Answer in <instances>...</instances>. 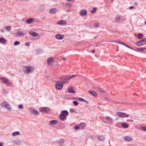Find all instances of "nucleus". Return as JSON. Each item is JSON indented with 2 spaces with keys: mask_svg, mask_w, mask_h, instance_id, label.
<instances>
[{
  "mask_svg": "<svg viewBox=\"0 0 146 146\" xmlns=\"http://www.w3.org/2000/svg\"><path fill=\"white\" fill-rule=\"evenodd\" d=\"M0 146H3V144L1 143H0Z\"/></svg>",
  "mask_w": 146,
  "mask_h": 146,
  "instance_id": "6e6d98bb",
  "label": "nucleus"
},
{
  "mask_svg": "<svg viewBox=\"0 0 146 146\" xmlns=\"http://www.w3.org/2000/svg\"><path fill=\"white\" fill-rule=\"evenodd\" d=\"M143 37V35L142 34L140 33L138 35L137 38L139 39L142 38Z\"/></svg>",
  "mask_w": 146,
  "mask_h": 146,
  "instance_id": "7c9ffc66",
  "label": "nucleus"
},
{
  "mask_svg": "<svg viewBox=\"0 0 146 146\" xmlns=\"http://www.w3.org/2000/svg\"><path fill=\"white\" fill-rule=\"evenodd\" d=\"M0 79L1 80L2 82H3L5 84L8 80L7 79L3 77L0 78Z\"/></svg>",
  "mask_w": 146,
  "mask_h": 146,
  "instance_id": "cd10ccee",
  "label": "nucleus"
},
{
  "mask_svg": "<svg viewBox=\"0 0 146 146\" xmlns=\"http://www.w3.org/2000/svg\"><path fill=\"white\" fill-rule=\"evenodd\" d=\"M116 114L118 116L122 117H129V115L125 113L120 111L117 112Z\"/></svg>",
  "mask_w": 146,
  "mask_h": 146,
  "instance_id": "7ed1b4c3",
  "label": "nucleus"
},
{
  "mask_svg": "<svg viewBox=\"0 0 146 146\" xmlns=\"http://www.w3.org/2000/svg\"><path fill=\"white\" fill-rule=\"evenodd\" d=\"M59 117L60 119L62 121H64L66 119V117L61 114L60 115Z\"/></svg>",
  "mask_w": 146,
  "mask_h": 146,
  "instance_id": "dca6fc26",
  "label": "nucleus"
},
{
  "mask_svg": "<svg viewBox=\"0 0 146 146\" xmlns=\"http://www.w3.org/2000/svg\"><path fill=\"white\" fill-rule=\"evenodd\" d=\"M39 111L41 112H43L48 113L50 112V109L47 107H42L39 109Z\"/></svg>",
  "mask_w": 146,
  "mask_h": 146,
  "instance_id": "f03ea898",
  "label": "nucleus"
},
{
  "mask_svg": "<svg viewBox=\"0 0 146 146\" xmlns=\"http://www.w3.org/2000/svg\"><path fill=\"white\" fill-rule=\"evenodd\" d=\"M18 108L20 109H23V107L22 105L20 104L18 106Z\"/></svg>",
  "mask_w": 146,
  "mask_h": 146,
  "instance_id": "79ce46f5",
  "label": "nucleus"
},
{
  "mask_svg": "<svg viewBox=\"0 0 146 146\" xmlns=\"http://www.w3.org/2000/svg\"><path fill=\"white\" fill-rule=\"evenodd\" d=\"M123 139L126 141H130L132 140V138L128 136H125L123 137Z\"/></svg>",
  "mask_w": 146,
  "mask_h": 146,
  "instance_id": "9d476101",
  "label": "nucleus"
},
{
  "mask_svg": "<svg viewBox=\"0 0 146 146\" xmlns=\"http://www.w3.org/2000/svg\"><path fill=\"white\" fill-rule=\"evenodd\" d=\"M114 42H116L117 43H119V44H122V45H124L125 46H126V47L131 49H133L131 47H130L128 45H127V44H125L123 42H118V41H115Z\"/></svg>",
  "mask_w": 146,
  "mask_h": 146,
  "instance_id": "9b49d317",
  "label": "nucleus"
},
{
  "mask_svg": "<svg viewBox=\"0 0 146 146\" xmlns=\"http://www.w3.org/2000/svg\"><path fill=\"white\" fill-rule=\"evenodd\" d=\"M133 4H134L135 5H138L137 3H136V2L134 3Z\"/></svg>",
  "mask_w": 146,
  "mask_h": 146,
  "instance_id": "5fc2aeb1",
  "label": "nucleus"
},
{
  "mask_svg": "<svg viewBox=\"0 0 146 146\" xmlns=\"http://www.w3.org/2000/svg\"><path fill=\"white\" fill-rule=\"evenodd\" d=\"M68 92L69 93H74V88L72 87L69 88L68 89Z\"/></svg>",
  "mask_w": 146,
  "mask_h": 146,
  "instance_id": "6ab92c4d",
  "label": "nucleus"
},
{
  "mask_svg": "<svg viewBox=\"0 0 146 146\" xmlns=\"http://www.w3.org/2000/svg\"><path fill=\"white\" fill-rule=\"evenodd\" d=\"M31 110H32L33 111L34 113L35 114H36V115H38L39 114V113L38 111H37L36 110H33L32 109H31Z\"/></svg>",
  "mask_w": 146,
  "mask_h": 146,
  "instance_id": "473e14b6",
  "label": "nucleus"
},
{
  "mask_svg": "<svg viewBox=\"0 0 146 146\" xmlns=\"http://www.w3.org/2000/svg\"><path fill=\"white\" fill-rule=\"evenodd\" d=\"M29 34L34 37H36L38 36L39 35L38 33L32 31H30L29 32Z\"/></svg>",
  "mask_w": 146,
  "mask_h": 146,
  "instance_id": "1a4fd4ad",
  "label": "nucleus"
},
{
  "mask_svg": "<svg viewBox=\"0 0 146 146\" xmlns=\"http://www.w3.org/2000/svg\"><path fill=\"white\" fill-rule=\"evenodd\" d=\"M121 125L125 128H127L129 127V125L127 123L125 122H123L121 123Z\"/></svg>",
  "mask_w": 146,
  "mask_h": 146,
  "instance_id": "a211bd4d",
  "label": "nucleus"
},
{
  "mask_svg": "<svg viewBox=\"0 0 146 146\" xmlns=\"http://www.w3.org/2000/svg\"><path fill=\"white\" fill-rule=\"evenodd\" d=\"M146 44V38H145L137 42L136 43V44L139 46H142L145 44Z\"/></svg>",
  "mask_w": 146,
  "mask_h": 146,
  "instance_id": "20e7f679",
  "label": "nucleus"
},
{
  "mask_svg": "<svg viewBox=\"0 0 146 146\" xmlns=\"http://www.w3.org/2000/svg\"><path fill=\"white\" fill-rule=\"evenodd\" d=\"M76 76V75H72V76L69 77L68 78H69V80L70 79H71L72 78L74 77V76Z\"/></svg>",
  "mask_w": 146,
  "mask_h": 146,
  "instance_id": "49530a36",
  "label": "nucleus"
},
{
  "mask_svg": "<svg viewBox=\"0 0 146 146\" xmlns=\"http://www.w3.org/2000/svg\"><path fill=\"white\" fill-rule=\"evenodd\" d=\"M54 59L52 57H50L48 58L47 60V63L48 65L51 66L52 64Z\"/></svg>",
  "mask_w": 146,
  "mask_h": 146,
  "instance_id": "423d86ee",
  "label": "nucleus"
},
{
  "mask_svg": "<svg viewBox=\"0 0 146 146\" xmlns=\"http://www.w3.org/2000/svg\"><path fill=\"white\" fill-rule=\"evenodd\" d=\"M131 121H133L132 120H131Z\"/></svg>",
  "mask_w": 146,
  "mask_h": 146,
  "instance_id": "052dcab7",
  "label": "nucleus"
},
{
  "mask_svg": "<svg viewBox=\"0 0 146 146\" xmlns=\"http://www.w3.org/2000/svg\"><path fill=\"white\" fill-rule=\"evenodd\" d=\"M24 68L25 69V70L26 71L25 73L27 74L33 72L35 69V68L32 66H26L24 67Z\"/></svg>",
  "mask_w": 146,
  "mask_h": 146,
  "instance_id": "f257e3e1",
  "label": "nucleus"
},
{
  "mask_svg": "<svg viewBox=\"0 0 146 146\" xmlns=\"http://www.w3.org/2000/svg\"><path fill=\"white\" fill-rule=\"evenodd\" d=\"M55 37L58 39L61 40L63 38L64 36L63 35H60L58 34L56 35Z\"/></svg>",
  "mask_w": 146,
  "mask_h": 146,
  "instance_id": "6e6552de",
  "label": "nucleus"
},
{
  "mask_svg": "<svg viewBox=\"0 0 146 146\" xmlns=\"http://www.w3.org/2000/svg\"><path fill=\"white\" fill-rule=\"evenodd\" d=\"M24 33L21 31H19L16 33V35L17 36L23 35H24Z\"/></svg>",
  "mask_w": 146,
  "mask_h": 146,
  "instance_id": "5701e85b",
  "label": "nucleus"
},
{
  "mask_svg": "<svg viewBox=\"0 0 146 146\" xmlns=\"http://www.w3.org/2000/svg\"><path fill=\"white\" fill-rule=\"evenodd\" d=\"M94 26L95 27H99V24H95L94 25Z\"/></svg>",
  "mask_w": 146,
  "mask_h": 146,
  "instance_id": "3c124183",
  "label": "nucleus"
},
{
  "mask_svg": "<svg viewBox=\"0 0 146 146\" xmlns=\"http://www.w3.org/2000/svg\"><path fill=\"white\" fill-rule=\"evenodd\" d=\"M145 24L146 25V21H145Z\"/></svg>",
  "mask_w": 146,
  "mask_h": 146,
  "instance_id": "13d9d810",
  "label": "nucleus"
},
{
  "mask_svg": "<svg viewBox=\"0 0 146 146\" xmlns=\"http://www.w3.org/2000/svg\"><path fill=\"white\" fill-rule=\"evenodd\" d=\"M34 19L32 18H29L27 19L26 20L27 22L28 23H31L33 21Z\"/></svg>",
  "mask_w": 146,
  "mask_h": 146,
  "instance_id": "4be33fe9",
  "label": "nucleus"
},
{
  "mask_svg": "<svg viewBox=\"0 0 146 146\" xmlns=\"http://www.w3.org/2000/svg\"><path fill=\"white\" fill-rule=\"evenodd\" d=\"M63 60H65V59L64 58H63Z\"/></svg>",
  "mask_w": 146,
  "mask_h": 146,
  "instance_id": "4d7b16f0",
  "label": "nucleus"
},
{
  "mask_svg": "<svg viewBox=\"0 0 146 146\" xmlns=\"http://www.w3.org/2000/svg\"><path fill=\"white\" fill-rule=\"evenodd\" d=\"M62 86L63 85L60 81L57 82L55 85L56 88L58 90H60L61 89Z\"/></svg>",
  "mask_w": 146,
  "mask_h": 146,
  "instance_id": "39448f33",
  "label": "nucleus"
},
{
  "mask_svg": "<svg viewBox=\"0 0 146 146\" xmlns=\"http://www.w3.org/2000/svg\"><path fill=\"white\" fill-rule=\"evenodd\" d=\"M137 50H139L140 51H143L145 50H146V48H137L136 49Z\"/></svg>",
  "mask_w": 146,
  "mask_h": 146,
  "instance_id": "f704fd0d",
  "label": "nucleus"
},
{
  "mask_svg": "<svg viewBox=\"0 0 146 146\" xmlns=\"http://www.w3.org/2000/svg\"><path fill=\"white\" fill-rule=\"evenodd\" d=\"M57 12V9L55 8H52L49 11L50 13L51 14H54Z\"/></svg>",
  "mask_w": 146,
  "mask_h": 146,
  "instance_id": "2eb2a0df",
  "label": "nucleus"
},
{
  "mask_svg": "<svg viewBox=\"0 0 146 146\" xmlns=\"http://www.w3.org/2000/svg\"><path fill=\"white\" fill-rule=\"evenodd\" d=\"M69 80V79L68 78H66L64 80L62 81V83L63 84H64L66 82H68Z\"/></svg>",
  "mask_w": 146,
  "mask_h": 146,
  "instance_id": "a19ab883",
  "label": "nucleus"
},
{
  "mask_svg": "<svg viewBox=\"0 0 146 146\" xmlns=\"http://www.w3.org/2000/svg\"><path fill=\"white\" fill-rule=\"evenodd\" d=\"M57 24L60 25L65 26L66 25V21L61 20L57 22Z\"/></svg>",
  "mask_w": 146,
  "mask_h": 146,
  "instance_id": "0eeeda50",
  "label": "nucleus"
},
{
  "mask_svg": "<svg viewBox=\"0 0 146 146\" xmlns=\"http://www.w3.org/2000/svg\"><path fill=\"white\" fill-rule=\"evenodd\" d=\"M67 0L68 1H71V0Z\"/></svg>",
  "mask_w": 146,
  "mask_h": 146,
  "instance_id": "bf43d9fd",
  "label": "nucleus"
},
{
  "mask_svg": "<svg viewBox=\"0 0 146 146\" xmlns=\"http://www.w3.org/2000/svg\"><path fill=\"white\" fill-rule=\"evenodd\" d=\"M91 52H92V53H94L95 52V50H92L91 51Z\"/></svg>",
  "mask_w": 146,
  "mask_h": 146,
  "instance_id": "864d4df0",
  "label": "nucleus"
},
{
  "mask_svg": "<svg viewBox=\"0 0 146 146\" xmlns=\"http://www.w3.org/2000/svg\"><path fill=\"white\" fill-rule=\"evenodd\" d=\"M61 114L65 116L66 117V116H67L68 115V112L66 110L63 111H61Z\"/></svg>",
  "mask_w": 146,
  "mask_h": 146,
  "instance_id": "ddd939ff",
  "label": "nucleus"
},
{
  "mask_svg": "<svg viewBox=\"0 0 146 146\" xmlns=\"http://www.w3.org/2000/svg\"><path fill=\"white\" fill-rule=\"evenodd\" d=\"M76 111V110L73 109H70V112L71 113H73L74 112Z\"/></svg>",
  "mask_w": 146,
  "mask_h": 146,
  "instance_id": "c03bdc74",
  "label": "nucleus"
},
{
  "mask_svg": "<svg viewBox=\"0 0 146 146\" xmlns=\"http://www.w3.org/2000/svg\"><path fill=\"white\" fill-rule=\"evenodd\" d=\"M58 144L61 146H64V141L63 139H61L58 141Z\"/></svg>",
  "mask_w": 146,
  "mask_h": 146,
  "instance_id": "4468645a",
  "label": "nucleus"
},
{
  "mask_svg": "<svg viewBox=\"0 0 146 146\" xmlns=\"http://www.w3.org/2000/svg\"><path fill=\"white\" fill-rule=\"evenodd\" d=\"M20 132L18 131H16L15 132L13 133L12 134V135L13 136H15L16 135H18L20 134Z\"/></svg>",
  "mask_w": 146,
  "mask_h": 146,
  "instance_id": "a878e982",
  "label": "nucleus"
},
{
  "mask_svg": "<svg viewBox=\"0 0 146 146\" xmlns=\"http://www.w3.org/2000/svg\"><path fill=\"white\" fill-rule=\"evenodd\" d=\"M5 108L8 110H11V108L9 105L8 104L7 105Z\"/></svg>",
  "mask_w": 146,
  "mask_h": 146,
  "instance_id": "72a5a7b5",
  "label": "nucleus"
},
{
  "mask_svg": "<svg viewBox=\"0 0 146 146\" xmlns=\"http://www.w3.org/2000/svg\"><path fill=\"white\" fill-rule=\"evenodd\" d=\"M5 84L9 86H11L12 85V84L8 80L5 83Z\"/></svg>",
  "mask_w": 146,
  "mask_h": 146,
  "instance_id": "412c9836",
  "label": "nucleus"
},
{
  "mask_svg": "<svg viewBox=\"0 0 146 146\" xmlns=\"http://www.w3.org/2000/svg\"><path fill=\"white\" fill-rule=\"evenodd\" d=\"M134 7L133 6H130L129 7V9H133L134 8Z\"/></svg>",
  "mask_w": 146,
  "mask_h": 146,
  "instance_id": "603ef678",
  "label": "nucleus"
},
{
  "mask_svg": "<svg viewBox=\"0 0 146 146\" xmlns=\"http://www.w3.org/2000/svg\"><path fill=\"white\" fill-rule=\"evenodd\" d=\"M98 139L100 141H103L104 139V137L102 136H101L98 137Z\"/></svg>",
  "mask_w": 146,
  "mask_h": 146,
  "instance_id": "c756f323",
  "label": "nucleus"
},
{
  "mask_svg": "<svg viewBox=\"0 0 146 146\" xmlns=\"http://www.w3.org/2000/svg\"><path fill=\"white\" fill-rule=\"evenodd\" d=\"M73 104L75 106H77L78 104V102L76 101H74L73 102Z\"/></svg>",
  "mask_w": 146,
  "mask_h": 146,
  "instance_id": "ea45409f",
  "label": "nucleus"
},
{
  "mask_svg": "<svg viewBox=\"0 0 146 146\" xmlns=\"http://www.w3.org/2000/svg\"><path fill=\"white\" fill-rule=\"evenodd\" d=\"M8 103L6 102H4L1 104V106L2 107L5 108Z\"/></svg>",
  "mask_w": 146,
  "mask_h": 146,
  "instance_id": "b1692460",
  "label": "nucleus"
},
{
  "mask_svg": "<svg viewBox=\"0 0 146 146\" xmlns=\"http://www.w3.org/2000/svg\"><path fill=\"white\" fill-rule=\"evenodd\" d=\"M97 89L99 91L101 92L104 93L105 92V91L102 89L101 88H97Z\"/></svg>",
  "mask_w": 146,
  "mask_h": 146,
  "instance_id": "2f4dec72",
  "label": "nucleus"
},
{
  "mask_svg": "<svg viewBox=\"0 0 146 146\" xmlns=\"http://www.w3.org/2000/svg\"><path fill=\"white\" fill-rule=\"evenodd\" d=\"M141 127L143 130L146 131V127Z\"/></svg>",
  "mask_w": 146,
  "mask_h": 146,
  "instance_id": "de8ad7c7",
  "label": "nucleus"
},
{
  "mask_svg": "<svg viewBox=\"0 0 146 146\" xmlns=\"http://www.w3.org/2000/svg\"><path fill=\"white\" fill-rule=\"evenodd\" d=\"M96 10V9L95 8H94L93 9L90 11V12L92 13H94Z\"/></svg>",
  "mask_w": 146,
  "mask_h": 146,
  "instance_id": "e433bc0d",
  "label": "nucleus"
},
{
  "mask_svg": "<svg viewBox=\"0 0 146 146\" xmlns=\"http://www.w3.org/2000/svg\"><path fill=\"white\" fill-rule=\"evenodd\" d=\"M79 128H80L79 125H76L74 127V129H78Z\"/></svg>",
  "mask_w": 146,
  "mask_h": 146,
  "instance_id": "37998d69",
  "label": "nucleus"
},
{
  "mask_svg": "<svg viewBox=\"0 0 146 146\" xmlns=\"http://www.w3.org/2000/svg\"><path fill=\"white\" fill-rule=\"evenodd\" d=\"M57 123V121L56 120H52L50 122L49 125H54L56 124Z\"/></svg>",
  "mask_w": 146,
  "mask_h": 146,
  "instance_id": "aec40b11",
  "label": "nucleus"
},
{
  "mask_svg": "<svg viewBox=\"0 0 146 146\" xmlns=\"http://www.w3.org/2000/svg\"><path fill=\"white\" fill-rule=\"evenodd\" d=\"M5 29L9 31L11 29V27L9 26H8L5 27Z\"/></svg>",
  "mask_w": 146,
  "mask_h": 146,
  "instance_id": "58836bf2",
  "label": "nucleus"
},
{
  "mask_svg": "<svg viewBox=\"0 0 146 146\" xmlns=\"http://www.w3.org/2000/svg\"><path fill=\"white\" fill-rule=\"evenodd\" d=\"M20 43V42H19L18 41H16L14 42V44L15 45H17L19 44Z\"/></svg>",
  "mask_w": 146,
  "mask_h": 146,
  "instance_id": "4c0bfd02",
  "label": "nucleus"
},
{
  "mask_svg": "<svg viewBox=\"0 0 146 146\" xmlns=\"http://www.w3.org/2000/svg\"><path fill=\"white\" fill-rule=\"evenodd\" d=\"M120 19V18L119 17H116L115 18V19L117 20H119V19Z\"/></svg>",
  "mask_w": 146,
  "mask_h": 146,
  "instance_id": "8fccbe9b",
  "label": "nucleus"
},
{
  "mask_svg": "<svg viewBox=\"0 0 146 146\" xmlns=\"http://www.w3.org/2000/svg\"><path fill=\"white\" fill-rule=\"evenodd\" d=\"M79 100L81 101L85 102V100L84 99L82 98H79Z\"/></svg>",
  "mask_w": 146,
  "mask_h": 146,
  "instance_id": "a18cd8bd",
  "label": "nucleus"
},
{
  "mask_svg": "<svg viewBox=\"0 0 146 146\" xmlns=\"http://www.w3.org/2000/svg\"><path fill=\"white\" fill-rule=\"evenodd\" d=\"M79 125L80 128L82 129H83L86 126V124L84 123H81Z\"/></svg>",
  "mask_w": 146,
  "mask_h": 146,
  "instance_id": "f3484780",
  "label": "nucleus"
},
{
  "mask_svg": "<svg viewBox=\"0 0 146 146\" xmlns=\"http://www.w3.org/2000/svg\"><path fill=\"white\" fill-rule=\"evenodd\" d=\"M90 93H91L95 97H96L97 96V94L96 93L93 91H91L90 90L89 91Z\"/></svg>",
  "mask_w": 146,
  "mask_h": 146,
  "instance_id": "393cba45",
  "label": "nucleus"
},
{
  "mask_svg": "<svg viewBox=\"0 0 146 146\" xmlns=\"http://www.w3.org/2000/svg\"><path fill=\"white\" fill-rule=\"evenodd\" d=\"M6 40L3 38H0V42L2 43H4L6 42Z\"/></svg>",
  "mask_w": 146,
  "mask_h": 146,
  "instance_id": "bb28decb",
  "label": "nucleus"
},
{
  "mask_svg": "<svg viewBox=\"0 0 146 146\" xmlns=\"http://www.w3.org/2000/svg\"><path fill=\"white\" fill-rule=\"evenodd\" d=\"M0 79L1 80L2 82H3L5 84L8 80L7 79L3 77L0 78Z\"/></svg>",
  "mask_w": 146,
  "mask_h": 146,
  "instance_id": "c85d7f7f",
  "label": "nucleus"
},
{
  "mask_svg": "<svg viewBox=\"0 0 146 146\" xmlns=\"http://www.w3.org/2000/svg\"><path fill=\"white\" fill-rule=\"evenodd\" d=\"M25 44L27 46H29L30 45V43L29 42H27L25 43Z\"/></svg>",
  "mask_w": 146,
  "mask_h": 146,
  "instance_id": "09e8293b",
  "label": "nucleus"
},
{
  "mask_svg": "<svg viewBox=\"0 0 146 146\" xmlns=\"http://www.w3.org/2000/svg\"><path fill=\"white\" fill-rule=\"evenodd\" d=\"M80 15H85L87 14V12L85 10H82L80 11Z\"/></svg>",
  "mask_w": 146,
  "mask_h": 146,
  "instance_id": "f8f14e48",
  "label": "nucleus"
},
{
  "mask_svg": "<svg viewBox=\"0 0 146 146\" xmlns=\"http://www.w3.org/2000/svg\"><path fill=\"white\" fill-rule=\"evenodd\" d=\"M105 118L109 121H111L112 120V119L108 117H106Z\"/></svg>",
  "mask_w": 146,
  "mask_h": 146,
  "instance_id": "c9c22d12",
  "label": "nucleus"
}]
</instances>
